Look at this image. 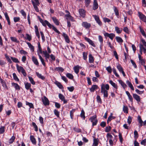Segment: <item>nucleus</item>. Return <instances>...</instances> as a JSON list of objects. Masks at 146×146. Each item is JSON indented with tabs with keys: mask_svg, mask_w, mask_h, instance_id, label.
<instances>
[{
	"mask_svg": "<svg viewBox=\"0 0 146 146\" xmlns=\"http://www.w3.org/2000/svg\"><path fill=\"white\" fill-rule=\"evenodd\" d=\"M109 89V86L108 84L105 85L103 84L101 86V93L104 95V97L105 98H107L108 96V90Z\"/></svg>",
	"mask_w": 146,
	"mask_h": 146,
	"instance_id": "obj_1",
	"label": "nucleus"
},
{
	"mask_svg": "<svg viewBox=\"0 0 146 146\" xmlns=\"http://www.w3.org/2000/svg\"><path fill=\"white\" fill-rule=\"evenodd\" d=\"M17 69L19 72H21L23 75L25 76L27 75V74L23 68L21 66H19L18 64L16 65Z\"/></svg>",
	"mask_w": 146,
	"mask_h": 146,
	"instance_id": "obj_2",
	"label": "nucleus"
},
{
	"mask_svg": "<svg viewBox=\"0 0 146 146\" xmlns=\"http://www.w3.org/2000/svg\"><path fill=\"white\" fill-rule=\"evenodd\" d=\"M139 124V127H141L143 125H146V120L143 122L141 119V117L140 116H138L137 118Z\"/></svg>",
	"mask_w": 146,
	"mask_h": 146,
	"instance_id": "obj_3",
	"label": "nucleus"
},
{
	"mask_svg": "<svg viewBox=\"0 0 146 146\" xmlns=\"http://www.w3.org/2000/svg\"><path fill=\"white\" fill-rule=\"evenodd\" d=\"M90 120L91 122L92 123V125L93 126L96 125L97 120L96 119V115H94L90 119Z\"/></svg>",
	"mask_w": 146,
	"mask_h": 146,
	"instance_id": "obj_4",
	"label": "nucleus"
},
{
	"mask_svg": "<svg viewBox=\"0 0 146 146\" xmlns=\"http://www.w3.org/2000/svg\"><path fill=\"white\" fill-rule=\"evenodd\" d=\"M138 15L141 20L143 22H146V17L141 13L139 12Z\"/></svg>",
	"mask_w": 146,
	"mask_h": 146,
	"instance_id": "obj_5",
	"label": "nucleus"
},
{
	"mask_svg": "<svg viewBox=\"0 0 146 146\" xmlns=\"http://www.w3.org/2000/svg\"><path fill=\"white\" fill-rule=\"evenodd\" d=\"M104 35L106 37H109L111 40L115 36V35L113 33L109 34L108 33H106L104 34Z\"/></svg>",
	"mask_w": 146,
	"mask_h": 146,
	"instance_id": "obj_6",
	"label": "nucleus"
},
{
	"mask_svg": "<svg viewBox=\"0 0 146 146\" xmlns=\"http://www.w3.org/2000/svg\"><path fill=\"white\" fill-rule=\"evenodd\" d=\"M42 102L45 106L48 105L49 102L48 99L45 96H44L43 98L42 99Z\"/></svg>",
	"mask_w": 146,
	"mask_h": 146,
	"instance_id": "obj_7",
	"label": "nucleus"
},
{
	"mask_svg": "<svg viewBox=\"0 0 146 146\" xmlns=\"http://www.w3.org/2000/svg\"><path fill=\"white\" fill-rule=\"evenodd\" d=\"M92 16L94 18L95 21L100 26L102 25V23L100 21L99 17L96 15H92Z\"/></svg>",
	"mask_w": 146,
	"mask_h": 146,
	"instance_id": "obj_8",
	"label": "nucleus"
},
{
	"mask_svg": "<svg viewBox=\"0 0 146 146\" xmlns=\"http://www.w3.org/2000/svg\"><path fill=\"white\" fill-rule=\"evenodd\" d=\"M117 68L120 72H121L123 76H125V75L124 72L123 71V69L120 65H119L117 66Z\"/></svg>",
	"mask_w": 146,
	"mask_h": 146,
	"instance_id": "obj_9",
	"label": "nucleus"
},
{
	"mask_svg": "<svg viewBox=\"0 0 146 146\" xmlns=\"http://www.w3.org/2000/svg\"><path fill=\"white\" fill-rule=\"evenodd\" d=\"M82 25L86 29L89 28L91 26L90 24L86 22H83L82 24Z\"/></svg>",
	"mask_w": 146,
	"mask_h": 146,
	"instance_id": "obj_10",
	"label": "nucleus"
},
{
	"mask_svg": "<svg viewBox=\"0 0 146 146\" xmlns=\"http://www.w3.org/2000/svg\"><path fill=\"white\" fill-rule=\"evenodd\" d=\"M58 96L59 98L63 102L64 104L67 103V101L65 100L64 97L62 94H59Z\"/></svg>",
	"mask_w": 146,
	"mask_h": 146,
	"instance_id": "obj_11",
	"label": "nucleus"
},
{
	"mask_svg": "<svg viewBox=\"0 0 146 146\" xmlns=\"http://www.w3.org/2000/svg\"><path fill=\"white\" fill-rule=\"evenodd\" d=\"M85 40L89 43V44H91L93 47H95V45L92 40L87 37H85Z\"/></svg>",
	"mask_w": 146,
	"mask_h": 146,
	"instance_id": "obj_12",
	"label": "nucleus"
},
{
	"mask_svg": "<svg viewBox=\"0 0 146 146\" xmlns=\"http://www.w3.org/2000/svg\"><path fill=\"white\" fill-rule=\"evenodd\" d=\"M79 12L81 16L83 17L85 16V12L84 10L82 9H80L79 10Z\"/></svg>",
	"mask_w": 146,
	"mask_h": 146,
	"instance_id": "obj_13",
	"label": "nucleus"
},
{
	"mask_svg": "<svg viewBox=\"0 0 146 146\" xmlns=\"http://www.w3.org/2000/svg\"><path fill=\"white\" fill-rule=\"evenodd\" d=\"M81 68V67L78 65H77L74 66V70L76 74H78L79 72V69Z\"/></svg>",
	"mask_w": 146,
	"mask_h": 146,
	"instance_id": "obj_14",
	"label": "nucleus"
},
{
	"mask_svg": "<svg viewBox=\"0 0 146 146\" xmlns=\"http://www.w3.org/2000/svg\"><path fill=\"white\" fill-rule=\"evenodd\" d=\"M62 36L64 37L65 41L67 43L70 42V40L68 35L65 33H63Z\"/></svg>",
	"mask_w": 146,
	"mask_h": 146,
	"instance_id": "obj_15",
	"label": "nucleus"
},
{
	"mask_svg": "<svg viewBox=\"0 0 146 146\" xmlns=\"http://www.w3.org/2000/svg\"><path fill=\"white\" fill-rule=\"evenodd\" d=\"M133 97L137 102H139L140 101V97L135 94H133Z\"/></svg>",
	"mask_w": 146,
	"mask_h": 146,
	"instance_id": "obj_16",
	"label": "nucleus"
},
{
	"mask_svg": "<svg viewBox=\"0 0 146 146\" xmlns=\"http://www.w3.org/2000/svg\"><path fill=\"white\" fill-rule=\"evenodd\" d=\"M65 16L66 17V19L67 21L70 20L72 21H74V20L73 18L70 15H66Z\"/></svg>",
	"mask_w": 146,
	"mask_h": 146,
	"instance_id": "obj_17",
	"label": "nucleus"
},
{
	"mask_svg": "<svg viewBox=\"0 0 146 146\" xmlns=\"http://www.w3.org/2000/svg\"><path fill=\"white\" fill-rule=\"evenodd\" d=\"M32 61L36 65L38 66L39 63L37 59L35 56H33L32 57Z\"/></svg>",
	"mask_w": 146,
	"mask_h": 146,
	"instance_id": "obj_18",
	"label": "nucleus"
},
{
	"mask_svg": "<svg viewBox=\"0 0 146 146\" xmlns=\"http://www.w3.org/2000/svg\"><path fill=\"white\" fill-rule=\"evenodd\" d=\"M99 140L98 138H94L93 146H97L98 144Z\"/></svg>",
	"mask_w": 146,
	"mask_h": 146,
	"instance_id": "obj_19",
	"label": "nucleus"
},
{
	"mask_svg": "<svg viewBox=\"0 0 146 146\" xmlns=\"http://www.w3.org/2000/svg\"><path fill=\"white\" fill-rule=\"evenodd\" d=\"M32 2L34 8L36 11L38 12L39 11L37 7V6H38L39 5H38L36 4H35V2L34 1H32Z\"/></svg>",
	"mask_w": 146,
	"mask_h": 146,
	"instance_id": "obj_20",
	"label": "nucleus"
},
{
	"mask_svg": "<svg viewBox=\"0 0 146 146\" xmlns=\"http://www.w3.org/2000/svg\"><path fill=\"white\" fill-rule=\"evenodd\" d=\"M94 61V57L91 54H90L89 56V62L90 63H93Z\"/></svg>",
	"mask_w": 146,
	"mask_h": 146,
	"instance_id": "obj_21",
	"label": "nucleus"
},
{
	"mask_svg": "<svg viewBox=\"0 0 146 146\" xmlns=\"http://www.w3.org/2000/svg\"><path fill=\"white\" fill-rule=\"evenodd\" d=\"M98 8V4L97 1L96 0H94V2L93 9L94 10Z\"/></svg>",
	"mask_w": 146,
	"mask_h": 146,
	"instance_id": "obj_22",
	"label": "nucleus"
},
{
	"mask_svg": "<svg viewBox=\"0 0 146 146\" xmlns=\"http://www.w3.org/2000/svg\"><path fill=\"white\" fill-rule=\"evenodd\" d=\"M38 49L37 50V54L38 56V54L39 55H40V53L42 54V50L39 43H38Z\"/></svg>",
	"mask_w": 146,
	"mask_h": 146,
	"instance_id": "obj_23",
	"label": "nucleus"
},
{
	"mask_svg": "<svg viewBox=\"0 0 146 146\" xmlns=\"http://www.w3.org/2000/svg\"><path fill=\"white\" fill-rule=\"evenodd\" d=\"M109 83L115 88L117 89L118 87L117 85L115 83L113 82L111 80H110Z\"/></svg>",
	"mask_w": 146,
	"mask_h": 146,
	"instance_id": "obj_24",
	"label": "nucleus"
},
{
	"mask_svg": "<svg viewBox=\"0 0 146 146\" xmlns=\"http://www.w3.org/2000/svg\"><path fill=\"white\" fill-rule=\"evenodd\" d=\"M115 30L116 33L118 34L121 33L122 31V29H120L117 27H115Z\"/></svg>",
	"mask_w": 146,
	"mask_h": 146,
	"instance_id": "obj_25",
	"label": "nucleus"
},
{
	"mask_svg": "<svg viewBox=\"0 0 146 146\" xmlns=\"http://www.w3.org/2000/svg\"><path fill=\"white\" fill-rule=\"evenodd\" d=\"M12 85L15 88L16 90H19L20 89L19 86L17 84L14 83H12Z\"/></svg>",
	"mask_w": 146,
	"mask_h": 146,
	"instance_id": "obj_26",
	"label": "nucleus"
},
{
	"mask_svg": "<svg viewBox=\"0 0 146 146\" xmlns=\"http://www.w3.org/2000/svg\"><path fill=\"white\" fill-rule=\"evenodd\" d=\"M126 83L132 90H134V88L131 82L128 80H127L126 81Z\"/></svg>",
	"mask_w": 146,
	"mask_h": 146,
	"instance_id": "obj_27",
	"label": "nucleus"
},
{
	"mask_svg": "<svg viewBox=\"0 0 146 146\" xmlns=\"http://www.w3.org/2000/svg\"><path fill=\"white\" fill-rule=\"evenodd\" d=\"M10 39L11 41L15 42L17 43H19V41L15 37H11Z\"/></svg>",
	"mask_w": 146,
	"mask_h": 146,
	"instance_id": "obj_28",
	"label": "nucleus"
},
{
	"mask_svg": "<svg viewBox=\"0 0 146 146\" xmlns=\"http://www.w3.org/2000/svg\"><path fill=\"white\" fill-rule=\"evenodd\" d=\"M118 82L123 88H125L127 87L126 84L121 80H119Z\"/></svg>",
	"mask_w": 146,
	"mask_h": 146,
	"instance_id": "obj_29",
	"label": "nucleus"
},
{
	"mask_svg": "<svg viewBox=\"0 0 146 146\" xmlns=\"http://www.w3.org/2000/svg\"><path fill=\"white\" fill-rule=\"evenodd\" d=\"M27 43L31 50L33 52L34 50V46L29 42H27Z\"/></svg>",
	"mask_w": 146,
	"mask_h": 146,
	"instance_id": "obj_30",
	"label": "nucleus"
},
{
	"mask_svg": "<svg viewBox=\"0 0 146 146\" xmlns=\"http://www.w3.org/2000/svg\"><path fill=\"white\" fill-rule=\"evenodd\" d=\"M0 80L2 84V86H3L5 89L7 88V86L6 85L5 82L1 78Z\"/></svg>",
	"mask_w": 146,
	"mask_h": 146,
	"instance_id": "obj_31",
	"label": "nucleus"
},
{
	"mask_svg": "<svg viewBox=\"0 0 146 146\" xmlns=\"http://www.w3.org/2000/svg\"><path fill=\"white\" fill-rule=\"evenodd\" d=\"M36 74L39 78L43 80L44 79L45 77L43 76L41 74H39L38 72H36Z\"/></svg>",
	"mask_w": 146,
	"mask_h": 146,
	"instance_id": "obj_32",
	"label": "nucleus"
},
{
	"mask_svg": "<svg viewBox=\"0 0 146 146\" xmlns=\"http://www.w3.org/2000/svg\"><path fill=\"white\" fill-rule=\"evenodd\" d=\"M98 86L96 85H92L91 88L90 89V90L91 92H94L95 90L97 88Z\"/></svg>",
	"mask_w": 146,
	"mask_h": 146,
	"instance_id": "obj_33",
	"label": "nucleus"
},
{
	"mask_svg": "<svg viewBox=\"0 0 146 146\" xmlns=\"http://www.w3.org/2000/svg\"><path fill=\"white\" fill-rule=\"evenodd\" d=\"M38 56H39V58L40 59V60L43 65L44 66H45V62H44V60L42 58V57H41V55H39V54H38Z\"/></svg>",
	"mask_w": 146,
	"mask_h": 146,
	"instance_id": "obj_34",
	"label": "nucleus"
},
{
	"mask_svg": "<svg viewBox=\"0 0 146 146\" xmlns=\"http://www.w3.org/2000/svg\"><path fill=\"white\" fill-rule=\"evenodd\" d=\"M26 104L27 105L29 106L30 108H34L33 105L32 103L26 101Z\"/></svg>",
	"mask_w": 146,
	"mask_h": 146,
	"instance_id": "obj_35",
	"label": "nucleus"
},
{
	"mask_svg": "<svg viewBox=\"0 0 146 146\" xmlns=\"http://www.w3.org/2000/svg\"><path fill=\"white\" fill-rule=\"evenodd\" d=\"M115 38L117 41L119 43H122L123 42L122 39L119 36H116Z\"/></svg>",
	"mask_w": 146,
	"mask_h": 146,
	"instance_id": "obj_36",
	"label": "nucleus"
},
{
	"mask_svg": "<svg viewBox=\"0 0 146 146\" xmlns=\"http://www.w3.org/2000/svg\"><path fill=\"white\" fill-rule=\"evenodd\" d=\"M5 127L1 126L0 127V134L3 133L5 131Z\"/></svg>",
	"mask_w": 146,
	"mask_h": 146,
	"instance_id": "obj_37",
	"label": "nucleus"
},
{
	"mask_svg": "<svg viewBox=\"0 0 146 146\" xmlns=\"http://www.w3.org/2000/svg\"><path fill=\"white\" fill-rule=\"evenodd\" d=\"M52 19L54 23L56 25H59V23L58 21L56 19L55 17H53Z\"/></svg>",
	"mask_w": 146,
	"mask_h": 146,
	"instance_id": "obj_38",
	"label": "nucleus"
},
{
	"mask_svg": "<svg viewBox=\"0 0 146 146\" xmlns=\"http://www.w3.org/2000/svg\"><path fill=\"white\" fill-rule=\"evenodd\" d=\"M56 84L60 89H62L63 87L62 85L59 82H56L55 83Z\"/></svg>",
	"mask_w": 146,
	"mask_h": 146,
	"instance_id": "obj_39",
	"label": "nucleus"
},
{
	"mask_svg": "<svg viewBox=\"0 0 146 146\" xmlns=\"http://www.w3.org/2000/svg\"><path fill=\"white\" fill-rule=\"evenodd\" d=\"M25 88L27 90H28L31 87V84L28 83H27L25 84Z\"/></svg>",
	"mask_w": 146,
	"mask_h": 146,
	"instance_id": "obj_40",
	"label": "nucleus"
},
{
	"mask_svg": "<svg viewBox=\"0 0 146 146\" xmlns=\"http://www.w3.org/2000/svg\"><path fill=\"white\" fill-rule=\"evenodd\" d=\"M66 76L70 79H72L73 78V76L70 73H68L66 74Z\"/></svg>",
	"mask_w": 146,
	"mask_h": 146,
	"instance_id": "obj_41",
	"label": "nucleus"
},
{
	"mask_svg": "<svg viewBox=\"0 0 146 146\" xmlns=\"http://www.w3.org/2000/svg\"><path fill=\"white\" fill-rule=\"evenodd\" d=\"M29 80L30 81L31 83L33 85H35V81H34L33 78L31 77V76H29L28 77Z\"/></svg>",
	"mask_w": 146,
	"mask_h": 146,
	"instance_id": "obj_42",
	"label": "nucleus"
},
{
	"mask_svg": "<svg viewBox=\"0 0 146 146\" xmlns=\"http://www.w3.org/2000/svg\"><path fill=\"white\" fill-rule=\"evenodd\" d=\"M114 10L115 14L116 16H118L119 15L118 11L117 8L115 7H114Z\"/></svg>",
	"mask_w": 146,
	"mask_h": 146,
	"instance_id": "obj_43",
	"label": "nucleus"
},
{
	"mask_svg": "<svg viewBox=\"0 0 146 146\" xmlns=\"http://www.w3.org/2000/svg\"><path fill=\"white\" fill-rule=\"evenodd\" d=\"M55 70L62 72L64 71V69L62 67H58L56 68L55 69Z\"/></svg>",
	"mask_w": 146,
	"mask_h": 146,
	"instance_id": "obj_44",
	"label": "nucleus"
},
{
	"mask_svg": "<svg viewBox=\"0 0 146 146\" xmlns=\"http://www.w3.org/2000/svg\"><path fill=\"white\" fill-rule=\"evenodd\" d=\"M20 13L22 15L24 16V17L26 19V14L25 11L22 9L20 11Z\"/></svg>",
	"mask_w": 146,
	"mask_h": 146,
	"instance_id": "obj_45",
	"label": "nucleus"
},
{
	"mask_svg": "<svg viewBox=\"0 0 146 146\" xmlns=\"http://www.w3.org/2000/svg\"><path fill=\"white\" fill-rule=\"evenodd\" d=\"M112 115V113H111L110 115L108 117L107 121V122L108 123L113 118V116Z\"/></svg>",
	"mask_w": 146,
	"mask_h": 146,
	"instance_id": "obj_46",
	"label": "nucleus"
},
{
	"mask_svg": "<svg viewBox=\"0 0 146 146\" xmlns=\"http://www.w3.org/2000/svg\"><path fill=\"white\" fill-rule=\"evenodd\" d=\"M11 59L13 61V62L15 63H19V61L18 60V59L15 58H13L12 57H11Z\"/></svg>",
	"mask_w": 146,
	"mask_h": 146,
	"instance_id": "obj_47",
	"label": "nucleus"
},
{
	"mask_svg": "<svg viewBox=\"0 0 146 146\" xmlns=\"http://www.w3.org/2000/svg\"><path fill=\"white\" fill-rule=\"evenodd\" d=\"M13 76L14 78V79L16 81H19V80L18 78L17 75L15 73H13Z\"/></svg>",
	"mask_w": 146,
	"mask_h": 146,
	"instance_id": "obj_48",
	"label": "nucleus"
},
{
	"mask_svg": "<svg viewBox=\"0 0 146 146\" xmlns=\"http://www.w3.org/2000/svg\"><path fill=\"white\" fill-rule=\"evenodd\" d=\"M54 114L56 115V116L58 117H59V112L56 110H54Z\"/></svg>",
	"mask_w": 146,
	"mask_h": 146,
	"instance_id": "obj_49",
	"label": "nucleus"
},
{
	"mask_svg": "<svg viewBox=\"0 0 146 146\" xmlns=\"http://www.w3.org/2000/svg\"><path fill=\"white\" fill-rule=\"evenodd\" d=\"M32 125L35 128V130L36 131H37L38 130V128L37 125H36L35 123L34 122L32 123Z\"/></svg>",
	"mask_w": 146,
	"mask_h": 146,
	"instance_id": "obj_50",
	"label": "nucleus"
},
{
	"mask_svg": "<svg viewBox=\"0 0 146 146\" xmlns=\"http://www.w3.org/2000/svg\"><path fill=\"white\" fill-rule=\"evenodd\" d=\"M123 110L124 112L127 113H128V111L127 107L124 106L123 108Z\"/></svg>",
	"mask_w": 146,
	"mask_h": 146,
	"instance_id": "obj_51",
	"label": "nucleus"
},
{
	"mask_svg": "<svg viewBox=\"0 0 146 146\" xmlns=\"http://www.w3.org/2000/svg\"><path fill=\"white\" fill-rule=\"evenodd\" d=\"M80 116L82 118L84 119L85 118V113L84 111L83 110L81 111Z\"/></svg>",
	"mask_w": 146,
	"mask_h": 146,
	"instance_id": "obj_52",
	"label": "nucleus"
},
{
	"mask_svg": "<svg viewBox=\"0 0 146 146\" xmlns=\"http://www.w3.org/2000/svg\"><path fill=\"white\" fill-rule=\"evenodd\" d=\"M5 56L7 61L10 63H12V62L9 56H8L7 54H5Z\"/></svg>",
	"mask_w": 146,
	"mask_h": 146,
	"instance_id": "obj_53",
	"label": "nucleus"
},
{
	"mask_svg": "<svg viewBox=\"0 0 146 146\" xmlns=\"http://www.w3.org/2000/svg\"><path fill=\"white\" fill-rule=\"evenodd\" d=\"M132 118L131 116H129L128 117L127 120V122L130 125L131 124L132 121Z\"/></svg>",
	"mask_w": 146,
	"mask_h": 146,
	"instance_id": "obj_54",
	"label": "nucleus"
},
{
	"mask_svg": "<svg viewBox=\"0 0 146 146\" xmlns=\"http://www.w3.org/2000/svg\"><path fill=\"white\" fill-rule=\"evenodd\" d=\"M98 39L99 41L101 43V45H102L103 42V39L102 38V37L100 36L99 35L98 36Z\"/></svg>",
	"mask_w": 146,
	"mask_h": 146,
	"instance_id": "obj_55",
	"label": "nucleus"
},
{
	"mask_svg": "<svg viewBox=\"0 0 146 146\" xmlns=\"http://www.w3.org/2000/svg\"><path fill=\"white\" fill-rule=\"evenodd\" d=\"M106 70L109 73H110L111 72L112 69L110 66H108L106 68Z\"/></svg>",
	"mask_w": 146,
	"mask_h": 146,
	"instance_id": "obj_56",
	"label": "nucleus"
},
{
	"mask_svg": "<svg viewBox=\"0 0 146 146\" xmlns=\"http://www.w3.org/2000/svg\"><path fill=\"white\" fill-rule=\"evenodd\" d=\"M30 139L33 144H36V141L34 137H30Z\"/></svg>",
	"mask_w": 146,
	"mask_h": 146,
	"instance_id": "obj_57",
	"label": "nucleus"
},
{
	"mask_svg": "<svg viewBox=\"0 0 146 146\" xmlns=\"http://www.w3.org/2000/svg\"><path fill=\"white\" fill-rule=\"evenodd\" d=\"M87 53H86L84 52H83V59L84 60H86L87 59Z\"/></svg>",
	"mask_w": 146,
	"mask_h": 146,
	"instance_id": "obj_58",
	"label": "nucleus"
},
{
	"mask_svg": "<svg viewBox=\"0 0 146 146\" xmlns=\"http://www.w3.org/2000/svg\"><path fill=\"white\" fill-rule=\"evenodd\" d=\"M50 56V55H49V53H48L44 55V57L45 58V59L46 60L47 62L48 61L47 59L49 58Z\"/></svg>",
	"mask_w": 146,
	"mask_h": 146,
	"instance_id": "obj_59",
	"label": "nucleus"
},
{
	"mask_svg": "<svg viewBox=\"0 0 146 146\" xmlns=\"http://www.w3.org/2000/svg\"><path fill=\"white\" fill-rule=\"evenodd\" d=\"M140 32L142 34V35L146 37V35L145 34L144 31L141 28H140Z\"/></svg>",
	"mask_w": 146,
	"mask_h": 146,
	"instance_id": "obj_60",
	"label": "nucleus"
},
{
	"mask_svg": "<svg viewBox=\"0 0 146 146\" xmlns=\"http://www.w3.org/2000/svg\"><path fill=\"white\" fill-rule=\"evenodd\" d=\"M97 100L98 102L101 103L102 102L101 98L100 96H97Z\"/></svg>",
	"mask_w": 146,
	"mask_h": 146,
	"instance_id": "obj_61",
	"label": "nucleus"
},
{
	"mask_svg": "<svg viewBox=\"0 0 146 146\" xmlns=\"http://www.w3.org/2000/svg\"><path fill=\"white\" fill-rule=\"evenodd\" d=\"M113 72L116 77H119V75L117 73L116 70L115 68L113 69Z\"/></svg>",
	"mask_w": 146,
	"mask_h": 146,
	"instance_id": "obj_62",
	"label": "nucleus"
},
{
	"mask_svg": "<svg viewBox=\"0 0 146 146\" xmlns=\"http://www.w3.org/2000/svg\"><path fill=\"white\" fill-rule=\"evenodd\" d=\"M15 139V137H11L9 140V143L11 144L13 143Z\"/></svg>",
	"mask_w": 146,
	"mask_h": 146,
	"instance_id": "obj_63",
	"label": "nucleus"
},
{
	"mask_svg": "<svg viewBox=\"0 0 146 146\" xmlns=\"http://www.w3.org/2000/svg\"><path fill=\"white\" fill-rule=\"evenodd\" d=\"M146 143V139H144L141 141V144L142 145H145Z\"/></svg>",
	"mask_w": 146,
	"mask_h": 146,
	"instance_id": "obj_64",
	"label": "nucleus"
}]
</instances>
